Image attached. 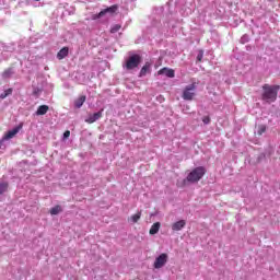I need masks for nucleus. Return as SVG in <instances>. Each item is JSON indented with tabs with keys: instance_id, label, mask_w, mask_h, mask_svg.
I'll list each match as a JSON object with an SVG mask.
<instances>
[{
	"instance_id": "nucleus-1",
	"label": "nucleus",
	"mask_w": 280,
	"mask_h": 280,
	"mask_svg": "<svg viewBox=\"0 0 280 280\" xmlns=\"http://www.w3.org/2000/svg\"><path fill=\"white\" fill-rule=\"evenodd\" d=\"M279 85H270V84H264L262 85V95L261 100L264 102H267L268 104H272V102H277V95H279Z\"/></svg>"
},
{
	"instance_id": "nucleus-2",
	"label": "nucleus",
	"mask_w": 280,
	"mask_h": 280,
	"mask_svg": "<svg viewBox=\"0 0 280 280\" xmlns=\"http://www.w3.org/2000/svg\"><path fill=\"white\" fill-rule=\"evenodd\" d=\"M205 174H207V168H205V166H198L195 167L186 177V179H184V183H199L200 180H202V177L205 176Z\"/></svg>"
},
{
	"instance_id": "nucleus-3",
	"label": "nucleus",
	"mask_w": 280,
	"mask_h": 280,
	"mask_svg": "<svg viewBox=\"0 0 280 280\" xmlns=\"http://www.w3.org/2000/svg\"><path fill=\"white\" fill-rule=\"evenodd\" d=\"M139 65H141V55H132L126 60L124 67L127 71H132V69H137Z\"/></svg>"
},
{
	"instance_id": "nucleus-4",
	"label": "nucleus",
	"mask_w": 280,
	"mask_h": 280,
	"mask_svg": "<svg viewBox=\"0 0 280 280\" xmlns=\"http://www.w3.org/2000/svg\"><path fill=\"white\" fill-rule=\"evenodd\" d=\"M196 83L186 85L182 94L183 100H185L186 102H191L194 97H196Z\"/></svg>"
},
{
	"instance_id": "nucleus-5",
	"label": "nucleus",
	"mask_w": 280,
	"mask_h": 280,
	"mask_svg": "<svg viewBox=\"0 0 280 280\" xmlns=\"http://www.w3.org/2000/svg\"><path fill=\"white\" fill-rule=\"evenodd\" d=\"M117 10H119V7L117 4H114L112 7H108L104 10H102L100 13L94 14L92 16L93 21H97V19H102V16H105V14H115V12H117Z\"/></svg>"
},
{
	"instance_id": "nucleus-6",
	"label": "nucleus",
	"mask_w": 280,
	"mask_h": 280,
	"mask_svg": "<svg viewBox=\"0 0 280 280\" xmlns=\"http://www.w3.org/2000/svg\"><path fill=\"white\" fill-rule=\"evenodd\" d=\"M167 259H168L167 254H165V253L161 254L160 256H158L155 258L153 268H155L156 270L163 268V266H165V264H167Z\"/></svg>"
},
{
	"instance_id": "nucleus-7",
	"label": "nucleus",
	"mask_w": 280,
	"mask_h": 280,
	"mask_svg": "<svg viewBox=\"0 0 280 280\" xmlns=\"http://www.w3.org/2000/svg\"><path fill=\"white\" fill-rule=\"evenodd\" d=\"M23 130V122H20L19 126H16L15 128H13L12 130L8 131L4 136H3V140L8 141L10 139H14V137H16V135H19V131Z\"/></svg>"
},
{
	"instance_id": "nucleus-8",
	"label": "nucleus",
	"mask_w": 280,
	"mask_h": 280,
	"mask_svg": "<svg viewBox=\"0 0 280 280\" xmlns=\"http://www.w3.org/2000/svg\"><path fill=\"white\" fill-rule=\"evenodd\" d=\"M103 113H104V108L101 109V110L97 112V113H94V114L90 115V116L85 119V122H86V124H95V121H97V119H102Z\"/></svg>"
},
{
	"instance_id": "nucleus-9",
	"label": "nucleus",
	"mask_w": 280,
	"mask_h": 280,
	"mask_svg": "<svg viewBox=\"0 0 280 280\" xmlns=\"http://www.w3.org/2000/svg\"><path fill=\"white\" fill-rule=\"evenodd\" d=\"M151 68H152V63L150 61H147L139 72V78H143L148 75V73H150Z\"/></svg>"
},
{
	"instance_id": "nucleus-10",
	"label": "nucleus",
	"mask_w": 280,
	"mask_h": 280,
	"mask_svg": "<svg viewBox=\"0 0 280 280\" xmlns=\"http://www.w3.org/2000/svg\"><path fill=\"white\" fill-rule=\"evenodd\" d=\"M158 75H166V78H174V69L162 68L158 71Z\"/></svg>"
},
{
	"instance_id": "nucleus-11",
	"label": "nucleus",
	"mask_w": 280,
	"mask_h": 280,
	"mask_svg": "<svg viewBox=\"0 0 280 280\" xmlns=\"http://www.w3.org/2000/svg\"><path fill=\"white\" fill-rule=\"evenodd\" d=\"M187 222L185 220H179L172 224V231H183L185 229Z\"/></svg>"
},
{
	"instance_id": "nucleus-12",
	"label": "nucleus",
	"mask_w": 280,
	"mask_h": 280,
	"mask_svg": "<svg viewBox=\"0 0 280 280\" xmlns=\"http://www.w3.org/2000/svg\"><path fill=\"white\" fill-rule=\"evenodd\" d=\"M69 56V47H63L57 52L58 60H65Z\"/></svg>"
},
{
	"instance_id": "nucleus-13",
	"label": "nucleus",
	"mask_w": 280,
	"mask_h": 280,
	"mask_svg": "<svg viewBox=\"0 0 280 280\" xmlns=\"http://www.w3.org/2000/svg\"><path fill=\"white\" fill-rule=\"evenodd\" d=\"M14 75V69L12 68H7L2 74H1V78L3 80H9V78H12Z\"/></svg>"
},
{
	"instance_id": "nucleus-14",
	"label": "nucleus",
	"mask_w": 280,
	"mask_h": 280,
	"mask_svg": "<svg viewBox=\"0 0 280 280\" xmlns=\"http://www.w3.org/2000/svg\"><path fill=\"white\" fill-rule=\"evenodd\" d=\"M84 102H86V96L81 95L78 100L74 101L75 108H82V106H84Z\"/></svg>"
},
{
	"instance_id": "nucleus-15",
	"label": "nucleus",
	"mask_w": 280,
	"mask_h": 280,
	"mask_svg": "<svg viewBox=\"0 0 280 280\" xmlns=\"http://www.w3.org/2000/svg\"><path fill=\"white\" fill-rule=\"evenodd\" d=\"M160 230H161V223L155 222V223L152 224L149 233H150V235H156V233H159Z\"/></svg>"
},
{
	"instance_id": "nucleus-16",
	"label": "nucleus",
	"mask_w": 280,
	"mask_h": 280,
	"mask_svg": "<svg viewBox=\"0 0 280 280\" xmlns=\"http://www.w3.org/2000/svg\"><path fill=\"white\" fill-rule=\"evenodd\" d=\"M49 110V106L47 105H40L37 110L36 115H47V112Z\"/></svg>"
},
{
	"instance_id": "nucleus-17",
	"label": "nucleus",
	"mask_w": 280,
	"mask_h": 280,
	"mask_svg": "<svg viewBox=\"0 0 280 280\" xmlns=\"http://www.w3.org/2000/svg\"><path fill=\"white\" fill-rule=\"evenodd\" d=\"M8 187H10V184L8 182L0 183V196L8 191Z\"/></svg>"
},
{
	"instance_id": "nucleus-18",
	"label": "nucleus",
	"mask_w": 280,
	"mask_h": 280,
	"mask_svg": "<svg viewBox=\"0 0 280 280\" xmlns=\"http://www.w3.org/2000/svg\"><path fill=\"white\" fill-rule=\"evenodd\" d=\"M58 213H62V207L55 206L50 209V215H58Z\"/></svg>"
},
{
	"instance_id": "nucleus-19",
	"label": "nucleus",
	"mask_w": 280,
	"mask_h": 280,
	"mask_svg": "<svg viewBox=\"0 0 280 280\" xmlns=\"http://www.w3.org/2000/svg\"><path fill=\"white\" fill-rule=\"evenodd\" d=\"M139 220H141V211L137 212L136 214H132L130 217V221L133 223V224H137V222H139Z\"/></svg>"
},
{
	"instance_id": "nucleus-20",
	"label": "nucleus",
	"mask_w": 280,
	"mask_h": 280,
	"mask_svg": "<svg viewBox=\"0 0 280 280\" xmlns=\"http://www.w3.org/2000/svg\"><path fill=\"white\" fill-rule=\"evenodd\" d=\"M12 88H9L8 90H5L2 94H0V100H5V97H8L9 95H12Z\"/></svg>"
},
{
	"instance_id": "nucleus-21",
	"label": "nucleus",
	"mask_w": 280,
	"mask_h": 280,
	"mask_svg": "<svg viewBox=\"0 0 280 280\" xmlns=\"http://www.w3.org/2000/svg\"><path fill=\"white\" fill-rule=\"evenodd\" d=\"M119 30H121V25L120 24H115L110 28V34H117V32H119Z\"/></svg>"
},
{
	"instance_id": "nucleus-22",
	"label": "nucleus",
	"mask_w": 280,
	"mask_h": 280,
	"mask_svg": "<svg viewBox=\"0 0 280 280\" xmlns=\"http://www.w3.org/2000/svg\"><path fill=\"white\" fill-rule=\"evenodd\" d=\"M264 132H266V125H260L258 127V131H257L258 137H261V135H264Z\"/></svg>"
},
{
	"instance_id": "nucleus-23",
	"label": "nucleus",
	"mask_w": 280,
	"mask_h": 280,
	"mask_svg": "<svg viewBox=\"0 0 280 280\" xmlns=\"http://www.w3.org/2000/svg\"><path fill=\"white\" fill-rule=\"evenodd\" d=\"M205 57V51L203 50H199V54L197 55V61L198 62H202V58Z\"/></svg>"
},
{
	"instance_id": "nucleus-24",
	"label": "nucleus",
	"mask_w": 280,
	"mask_h": 280,
	"mask_svg": "<svg viewBox=\"0 0 280 280\" xmlns=\"http://www.w3.org/2000/svg\"><path fill=\"white\" fill-rule=\"evenodd\" d=\"M202 121H203V124H206V125L211 124V118H210L209 116H205V117L202 118Z\"/></svg>"
},
{
	"instance_id": "nucleus-25",
	"label": "nucleus",
	"mask_w": 280,
	"mask_h": 280,
	"mask_svg": "<svg viewBox=\"0 0 280 280\" xmlns=\"http://www.w3.org/2000/svg\"><path fill=\"white\" fill-rule=\"evenodd\" d=\"M70 137H71V131L66 130V131L63 132V139H69Z\"/></svg>"
},
{
	"instance_id": "nucleus-26",
	"label": "nucleus",
	"mask_w": 280,
	"mask_h": 280,
	"mask_svg": "<svg viewBox=\"0 0 280 280\" xmlns=\"http://www.w3.org/2000/svg\"><path fill=\"white\" fill-rule=\"evenodd\" d=\"M35 1H40V0H35Z\"/></svg>"
}]
</instances>
